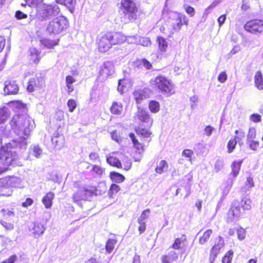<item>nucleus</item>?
I'll list each match as a JSON object with an SVG mask.
<instances>
[{"mask_svg": "<svg viewBox=\"0 0 263 263\" xmlns=\"http://www.w3.org/2000/svg\"><path fill=\"white\" fill-rule=\"evenodd\" d=\"M127 41V36L120 31H108L97 36L96 44L99 52L105 53L113 46H120Z\"/></svg>", "mask_w": 263, "mask_h": 263, "instance_id": "f257e3e1", "label": "nucleus"}, {"mask_svg": "<svg viewBox=\"0 0 263 263\" xmlns=\"http://www.w3.org/2000/svg\"><path fill=\"white\" fill-rule=\"evenodd\" d=\"M29 121L28 119H25L24 122L22 124V120L21 119L20 116H17L16 118H13L10 122L11 126L14 128L16 129L24 128V137H20L18 139L11 140L10 142L6 144L9 148L11 149L16 148H26L27 145L26 139L30 135V132L33 128L34 122L32 123H29Z\"/></svg>", "mask_w": 263, "mask_h": 263, "instance_id": "f03ea898", "label": "nucleus"}, {"mask_svg": "<svg viewBox=\"0 0 263 263\" xmlns=\"http://www.w3.org/2000/svg\"><path fill=\"white\" fill-rule=\"evenodd\" d=\"M150 84L154 88L166 97L171 96L175 92L174 84L164 75H158L150 81Z\"/></svg>", "mask_w": 263, "mask_h": 263, "instance_id": "7ed1b4c3", "label": "nucleus"}, {"mask_svg": "<svg viewBox=\"0 0 263 263\" xmlns=\"http://www.w3.org/2000/svg\"><path fill=\"white\" fill-rule=\"evenodd\" d=\"M68 20L64 16H59L50 21L46 27V31L49 34H59L65 31L69 27Z\"/></svg>", "mask_w": 263, "mask_h": 263, "instance_id": "20e7f679", "label": "nucleus"}, {"mask_svg": "<svg viewBox=\"0 0 263 263\" xmlns=\"http://www.w3.org/2000/svg\"><path fill=\"white\" fill-rule=\"evenodd\" d=\"M6 145L0 148V173L6 172L10 165L15 161L16 157L15 153L12 152Z\"/></svg>", "mask_w": 263, "mask_h": 263, "instance_id": "39448f33", "label": "nucleus"}, {"mask_svg": "<svg viewBox=\"0 0 263 263\" xmlns=\"http://www.w3.org/2000/svg\"><path fill=\"white\" fill-rule=\"evenodd\" d=\"M120 4V8L123 10L124 16L128 22H132L137 20L138 9L133 1L122 0Z\"/></svg>", "mask_w": 263, "mask_h": 263, "instance_id": "423d86ee", "label": "nucleus"}, {"mask_svg": "<svg viewBox=\"0 0 263 263\" xmlns=\"http://www.w3.org/2000/svg\"><path fill=\"white\" fill-rule=\"evenodd\" d=\"M59 8L57 5L43 4L37 9V15L41 21L47 20L58 14Z\"/></svg>", "mask_w": 263, "mask_h": 263, "instance_id": "0eeeda50", "label": "nucleus"}, {"mask_svg": "<svg viewBox=\"0 0 263 263\" xmlns=\"http://www.w3.org/2000/svg\"><path fill=\"white\" fill-rule=\"evenodd\" d=\"M244 30L251 34L260 35L263 33V20L253 18L246 22L243 26Z\"/></svg>", "mask_w": 263, "mask_h": 263, "instance_id": "6e6552de", "label": "nucleus"}, {"mask_svg": "<svg viewBox=\"0 0 263 263\" xmlns=\"http://www.w3.org/2000/svg\"><path fill=\"white\" fill-rule=\"evenodd\" d=\"M256 137V129L254 127H250L247 136L246 144L249 149L255 152L258 151L262 147L260 142L255 139Z\"/></svg>", "mask_w": 263, "mask_h": 263, "instance_id": "1a4fd4ad", "label": "nucleus"}, {"mask_svg": "<svg viewBox=\"0 0 263 263\" xmlns=\"http://www.w3.org/2000/svg\"><path fill=\"white\" fill-rule=\"evenodd\" d=\"M217 240V242H215L210 249L209 257L210 263H214L215 262L216 258L220 253L221 250L224 247V240L222 236H218Z\"/></svg>", "mask_w": 263, "mask_h": 263, "instance_id": "9d476101", "label": "nucleus"}, {"mask_svg": "<svg viewBox=\"0 0 263 263\" xmlns=\"http://www.w3.org/2000/svg\"><path fill=\"white\" fill-rule=\"evenodd\" d=\"M176 16L172 24V33L178 32L183 25L187 27L189 25V20L185 15L176 12Z\"/></svg>", "mask_w": 263, "mask_h": 263, "instance_id": "9b49d317", "label": "nucleus"}, {"mask_svg": "<svg viewBox=\"0 0 263 263\" xmlns=\"http://www.w3.org/2000/svg\"><path fill=\"white\" fill-rule=\"evenodd\" d=\"M123 154L120 152H113L106 156V161L109 165L118 168H122L121 161Z\"/></svg>", "mask_w": 263, "mask_h": 263, "instance_id": "f8f14e48", "label": "nucleus"}, {"mask_svg": "<svg viewBox=\"0 0 263 263\" xmlns=\"http://www.w3.org/2000/svg\"><path fill=\"white\" fill-rule=\"evenodd\" d=\"M44 84V80L41 76H35L31 78L27 85V90L29 92H32L34 91L40 89Z\"/></svg>", "mask_w": 263, "mask_h": 263, "instance_id": "ddd939ff", "label": "nucleus"}, {"mask_svg": "<svg viewBox=\"0 0 263 263\" xmlns=\"http://www.w3.org/2000/svg\"><path fill=\"white\" fill-rule=\"evenodd\" d=\"M235 134L236 136L230 139L227 143V152L229 154L232 153L236 148L237 143V140L238 141L241 140L245 136V132L241 129L236 130L235 131Z\"/></svg>", "mask_w": 263, "mask_h": 263, "instance_id": "4468645a", "label": "nucleus"}, {"mask_svg": "<svg viewBox=\"0 0 263 263\" xmlns=\"http://www.w3.org/2000/svg\"><path fill=\"white\" fill-rule=\"evenodd\" d=\"M93 193L88 189H81L75 192L72 196V199L74 203H80L82 201L88 200V198Z\"/></svg>", "mask_w": 263, "mask_h": 263, "instance_id": "2eb2a0df", "label": "nucleus"}, {"mask_svg": "<svg viewBox=\"0 0 263 263\" xmlns=\"http://www.w3.org/2000/svg\"><path fill=\"white\" fill-rule=\"evenodd\" d=\"M244 215H245V214L243 211H242L240 207H239L237 204H233L231 206L228 211V221H232L235 219L241 218Z\"/></svg>", "mask_w": 263, "mask_h": 263, "instance_id": "dca6fc26", "label": "nucleus"}, {"mask_svg": "<svg viewBox=\"0 0 263 263\" xmlns=\"http://www.w3.org/2000/svg\"><path fill=\"white\" fill-rule=\"evenodd\" d=\"M182 253L183 252H181L179 254L176 251L170 250L161 257L162 263H174L177 262L179 258H181Z\"/></svg>", "mask_w": 263, "mask_h": 263, "instance_id": "f3484780", "label": "nucleus"}, {"mask_svg": "<svg viewBox=\"0 0 263 263\" xmlns=\"http://www.w3.org/2000/svg\"><path fill=\"white\" fill-rule=\"evenodd\" d=\"M114 72V65L111 61H106L100 67L99 74L100 76L107 77Z\"/></svg>", "mask_w": 263, "mask_h": 263, "instance_id": "a211bd4d", "label": "nucleus"}, {"mask_svg": "<svg viewBox=\"0 0 263 263\" xmlns=\"http://www.w3.org/2000/svg\"><path fill=\"white\" fill-rule=\"evenodd\" d=\"M129 137L133 142L134 148L139 154L143 153L145 151V146H147L148 145H147L144 140H143L142 142L139 141L133 133H129Z\"/></svg>", "mask_w": 263, "mask_h": 263, "instance_id": "6ab92c4d", "label": "nucleus"}, {"mask_svg": "<svg viewBox=\"0 0 263 263\" xmlns=\"http://www.w3.org/2000/svg\"><path fill=\"white\" fill-rule=\"evenodd\" d=\"M19 90L18 85L15 81H7L4 88L5 93L8 95H16Z\"/></svg>", "mask_w": 263, "mask_h": 263, "instance_id": "aec40b11", "label": "nucleus"}, {"mask_svg": "<svg viewBox=\"0 0 263 263\" xmlns=\"http://www.w3.org/2000/svg\"><path fill=\"white\" fill-rule=\"evenodd\" d=\"M148 90V88H145L144 89H136L133 91V95L136 103H140L142 100L149 97V94L147 92Z\"/></svg>", "mask_w": 263, "mask_h": 263, "instance_id": "412c9836", "label": "nucleus"}, {"mask_svg": "<svg viewBox=\"0 0 263 263\" xmlns=\"http://www.w3.org/2000/svg\"><path fill=\"white\" fill-rule=\"evenodd\" d=\"M135 131L139 137L146 139L144 140V141L147 143V145H148L149 143L151 141V136L152 135V133L148 129V128L138 126L135 128Z\"/></svg>", "mask_w": 263, "mask_h": 263, "instance_id": "4be33fe9", "label": "nucleus"}, {"mask_svg": "<svg viewBox=\"0 0 263 263\" xmlns=\"http://www.w3.org/2000/svg\"><path fill=\"white\" fill-rule=\"evenodd\" d=\"M13 110L18 113V115L21 114H27L28 112V107L26 104L21 101H13L11 102Z\"/></svg>", "mask_w": 263, "mask_h": 263, "instance_id": "5701e85b", "label": "nucleus"}, {"mask_svg": "<svg viewBox=\"0 0 263 263\" xmlns=\"http://www.w3.org/2000/svg\"><path fill=\"white\" fill-rule=\"evenodd\" d=\"M60 39L58 37H51L50 36L44 37L40 40L42 46L48 49L53 48L58 45Z\"/></svg>", "mask_w": 263, "mask_h": 263, "instance_id": "b1692460", "label": "nucleus"}, {"mask_svg": "<svg viewBox=\"0 0 263 263\" xmlns=\"http://www.w3.org/2000/svg\"><path fill=\"white\" fill-rule=\"evenodd\" d=\"M187 241L186 236L183 234L180 237L176 238L170 247V249L172 248L173 250H181L183 248L184 243Z\"/></svg>", "mask_w": 263, "mask_h": 263, "instance_id": "393cba45", "label": "nucleus"}, {"mask_svg": "<svg viewBox=\"0 0 263 263\" xmlns=\"http://www.w3.org/2000/svg\"><path fill=\"white\" fill-rule=\"evenodd\" d=\"M0 213H2L3 218L1 219H8L15 216L14 209L11 208H8L7 206H0Z\"/></svg>", "mask_w": 263, "mask_h": 263, "instance_id": "a878e982", "label": "nucleus"}, {"mask_svg": "<svg viewBox=\"0 0 263 263\" xmlns=\"http://www.w3.org/2000/svg\"><path fill=\"white\" fill-rule=\"evenodd\" d=\"M45 230L43 224L41 222L36 221L33 223V226L31 228V231L32 234L35 236H39L43 234Z\"/></svg>", "mask_w": 263, "mask_h": 263, "instance_id": "bb28decb", "label": "nucleus"}, {"mask_svg": "<svg viewBox=\"0 0 263 263\" xmlns=\"http://www.w3.org/2000/svg\"><path fill=\"white\" fill-rule=\"evenodd\" d=\"M159 51L161 53L165 52L168 48V43L166 39L162 36H158L156 38Z\"/></svg>", "mask_w": 263, "mask_h": 263, "instance_id": "cd10ccee", "label": "nucleus"}, {"mask_svg": "<svg viewBox=\"0 0 263 263\" xmlns=\"http://www.w3.org/2000/svg\"><path fill=\"white\" fill-rule=\"evenodd\" d=\"M54 198V194L51 192L47 193L43 197L42 201L46 209H50L52 206Z\"/></svg>", "mask_w": 263, "mask_h": 263, "instance_id": "c85d7f7f", "label": "nucleus"}, {"mask_svg": "<svg viewBox=\"0 0 263 263\" xmlns=\"http://www.w3.org/2000/svg\"><path fill=\"white\" fill-rule=\"evenodd\" d=\"M91 165V164H90ZM105 168L100 165L92 164L90 172L95 177H102L105 174Z\"/></svg>", "mask_w": 263, "mask_h": 263, "instance_id": "c756f323", "label": "nucleus"}, {"mask_svg": "<svg viewBox=\"0 0 263 263\" xmlns=\"http://www.w3.org/2000/svg\"><path fill=\"white\" fill-rule=\"evenodd\" d=\"M251 204L252 201L251 199L246 197L242 198L240 203L237 205L240 207L242 211H243L244 213L246 214V211L251 210L252 208Z\"/></svg>", "mask_w": 263, "mask_h": 263, "instance_id": "7c9ffc66", "label": "nucleus"}, {"mask_svg": "<svg viewBox=\"0 0 263 263\" xmlns=\"http://www.w3.org/2000/svg\"><path fill=\"white\" fill-rule=\"evenodd\" d=\"M41 52L36 48H31L30 49L29 60L35 64H37L41 57H40Z\"/></svg>", "mask_w": 263, "mask_h": 263, "instance_id": "2f4dec72", "label": "nucleus"}, {"mask_svg": "<svg viewBox=\"0 0 263 263\" xmlns=\"http://www.w3.org/2000/svg\"><path fill=\"white\" fill-rule=\"evenodd\" d=\"M139 120L138 126L149 128L153 124V121L150 116H139Z\"/></svg>", "mask_w": 263, "mask_h": 263, "instance_id": "473e14b6", "label": "nucleus"}, {"mask_svg": "<svg viewBox=\"0 0 263 263\" xmlns=\"http://www.w3.org/2000/svg\"><path fill=\"white\" fill-rule=\"evenodd\" d=\"M255 86L259 90H263V75L261 71H257L254 76Z\"/></svg>", "mask_w": 263, "mask_h": 263, "instance_id": "72a5a7b5", "label": "nucleus"}, {"mask_svg": "<svg viewBox=\"0 0 263 263\" xmlns=\"http://www.w3.org/2000/svg\"><path fill=\"white\" fill-rule=\"evenodd\" d=\"M242 162V160L234 161L231 164V174L234 177H236L239 174Z\"/></svg>", "mask_w": 263, "mask_h": 263, "instance_id": "f704fd0d", "label": "nucleus"}, {"mask_svg": "<svg viewBox=\"0 0 263 263\" xmlns=\"http://www.w3.org/2000/svg\"><path fill=\"white\" fill-rule=\"evenodd\" d=\"M118 243V240L116 238H109L107 240L105 244V250L108 254L111 253L114 250Z\"/></svg>", "mask_w": 263, "mask_h": 263, "instance_id": "c9c22d12", "label": "nucleus"}, {"mask_svg": "<svg viewBox=\"0 0 263 263\" xmlns=\"http://www.w3.org/2000/svg\"><path fill=\"white\" fill-rule=\"evenodd\" d=\"M111 113L114 115H120L123 111V105L121 103L114 102L110 107Z\"/></svg>", "mask_w": 263, "mask_h": 263, "instance_id": "e433bc0d", "label": "nucleus"}, {"mask_svg": "<svg viewBox=\"0 0 263 263\" xmlns=\"http://www.w3.org/2000/svg\"><path fill=\"white\" fill-rule=\"evenodd\" d=\"M110 179L115 182L121 183L125 180V177L121 174L116 172H111L109 174Z\"/></svg>", "mask_w": 263, "mask_h": 263, "instance_id": "4c0bfd02", "label": "nucleus"}, {"mask_svg": "<svg viewBox=\"0 0 263 263\" xmlns=\"http://www.w3.org/2000/svg\"><path fill=\"white\" fill-rule=\"evenodd\" d=\"M255 186V183L252 176L249 175L246 178L245 182V186L241 188L242 192H246L247 190L249 191Z\"/></svg>", "mask_w": 263, "mask_h": 263, "instance_id": "58836bf2", "label": "nucleus"}, {"mask_svg": "<svg viewBox=\"0 0 263 263\" xmlns=\"http://www.w3.org/2000/svg\"><path fill=\"white\" fill-rule=\"evenodd\" d=\"M212 234L213 231L211 229L206 230L199 238V243L201 245L206 243L210 239Z\"/></svg>", "mask_w": 263, "mask_h": 263, "instance_id": "ea45409f", "label": "nucleus"}, {"mask_svg": "<svg viewBox=\"0 0 263 263\" xmlns=\"http://www.w3.org/2000/svg\"><path fill=\"white\" fill-rule=\"evenodd\" d=\"M168 167V164L164 160H162L155 168V172L157 174H161L166 171Z\"/></svg>", "mask_w": 263, "mask_h": 263, "instance_id": "a19ab883", "label": "nucleus"}, {"mask_svg": "<svg viewBox=\"0 0 263 263\" xmlns=\"http://www.w3.org/2000/svg\"><path fill=\"white\" fill-rule=\"evenodd\" d=\"M136 64H137L136 66L138 68L144 66L147 70L151 69L152 68V63L145 58L137 60L136 62Z\"/></svg>", "mask_w": 263, "mask_h": 263, "instance_id": "79ce46f5", "label": "nucleus"}, {"mask_svg": "<svg viewBox=\"0 0 263 263\" xmlns=\"http://www.w3.org/2000/svg\"><path fill=\"white\" fill-rule=\"evenodd\" d=\"M148 107L152 113L155 114L160 110V104L156 101L152 100L149 102Z\"/></svg>", "mask_w": 263, "mask_h": 263, "instance_id": "37998d69", "label": "nucleus"}, {"mask_svg": "<svg viewBox=\"0 0 263 263\" xmlns=\"http://www.w3.org/2000/svg\"><path fill=\"white\" fill-rule=\"evenodd\" d=\"M121 161H122V168H123L124 170L128 171L132 165V162L127 156L123 155V156L122 157Z\"/></svg>", "mask_w": 263, "mask_h": 263, "instance_id": "c03bdc74", "label": "nucleus"}, {"mask_svg": "<svg viewBox=\"0 0 263 263\" xmlns=\"http://www.w3.org/2000/svg\"><path fill=\"white\" fill-rule=\"evenodd\" d=\"M121 189L119 185L115 183L111 184L108 191V196L110 197H113Z\"/></svg>", "mask_w": 263, "mask_h": 263, "instance_id": "a18cd8bd", "label": "nucleus"}, {"mask_svg": "<svg viewBox=\"0 0 263 263\" xmlns=\"http://www.w3.org/2000/svg\"><path fill=\"white\" fill-rule=\"evenodd\" d=\"M233 255L234 252L232 250L227 251L222 258V263H232Z\"/></svg>", "mask_w": 263, "mask_h": 263, "instance_id": "49530a36", "label": "nucleus"}, {"mask_svg": "<svg viewBox=\"0 0 263 263\" xmlns=\"http://www.w3.org/2000/svg\"><path fill=\"white\" fill-rule=\"evenodd\" d=\"M51 141L55 147L60 148L63 146V139L58 136H55L52 138Z\"/></svg>", "mask_w": 263, "mask_h": 263, "instance_id": "de8ad7c7", "label": "nucleus"}, {"mask_svg": "<svg viewBox=\"0 0 263 263\" xmlns=\"http://www.w3.org/2000/svg\"><path fill=\"white\" fill-rule=\"evenodd\" d=\"M184 190L185 191V194H183L182 193V189L178 188L176 191L175 195H180V197H183L184 198L188 197L191 194L190 188H186L185 187Z\"/></svg>", "mask_w": 263, "mask_h": 263, "instance_id": "09e8293b", "label": "nucleus"}, {"mask_svg": "<svg viewBox=\"0 0 263 263\" xmlns=\"http://www.w3.org/2000/svg\"><path fill=\"white\" fill-rule=\"evenodd\" d=\"M89 159L92 163H101L99 155L96 152H91L89 155Z\"/></svg>", "mask_w": 263, "mask_h": 263, "instance_id": "8fccbe9b", "label": "nucleus"}, {"mask_svg": "<svg viewBox=\"0 0 263 263\" xmlns=\"http://www.w3.org/2000/svg\"><path fill=\"white\" fill-rule=\"evenodd\" d=\"M9 219H0V223L3 226L4 228H5L6 229L8 230H11L13 229L14 228V225L13 223L7 221H9Z\"/></svg>", "mask_w": 263, "mask_h": 263, "instance_id": "3c124183", "label": "nucleus"}, {"mask_svg": "<svg viewBox=\"0 0 263 263\" xmlns=\"http://www.w3.org/2000/svg\"><path fill=\"white\" fill-rule=\"evenodd\" d=\"M58 3L67 7H72L76 3V0H57Z\"/></svg>", "mask_w": 263, "mask_h": 263, "instance_id": "603ef678", "label": "nucleus"}, {"mask_svg": "<svg viewBox=\"0 0 263 263\" xmlns=\"http://www.w3.org/2000/svg\"><path fill=\"white\" fill-rule=\"evenodd\" d=\"M194 155V152L190 149H185L182 153V157L187 158L190 161H192V156Z\"/></svg>", "mask_w": 263, "mask_h": 263, "instance_id": "864d4df0", "label": "nucleus"}, {"mask_svg": "<svg viewBox=\"0 0 263 263\" xmlns=\"http://www.w3.org/2000/svg\"><path fill=\"white\" fill-rule=\"evenodd\" d=\"M150 213L151 211L149 209L143 211L137 220L145 221V220L148 218Z\"/></svg>", "mask_w": 263, "mask_h": 263, "instance_id": "5fc2aeb1", "label": "nucleus"}, {"mask_svg": "<svg viewBox=\"0 0 263 263\" xmlns=\"http://www.w3.org/2000/svg\"><path fill=\"white\" fill-rule=\"evenodd\" d=\"M183 8L185 11V12L190 15L191 17H193L194 16L195 14V9L187 5H183Z\"/></svg>", "mask_w": 263, "mask_h": 263, "instance_id": "6e6d98bb", "label": "nucleus"}, {"mask_svg": "<svg viewBox=\"0 0 263 263\" xmlns=\"http://www.w3.org/2000/svg\"><path fill=\"white\" fill-rule=\"evenodd\" d=\"M138 223L139 224L138 226V231L140 234H143L146 229V222L140 221V220H137Z\"/></svg>", "mask_w": 263, "mask_h": 263, "instance_id": "4d7b16f0", "label": "nucleus"}, {"mask_svg": "<svg viewBox=\"0 0 263 263\" xmlns=\"http://www.w3.org/2000/svg\"><path fill=\"white\" fill-rule=\"evenodd\" d=\"M67 106L69 108V111L72 112L77 107L76 101L74 99H69L67 102Z\"/></svg>", "mask_w": 263, "mask_h": 263, "instance_id": "13d9d810", "label": "nucleus"}, {"mask_svg": "<svg viewBox=\"0 0 263 263\" xmlns=\"http://www.w3.org/2000/svg\"><path fill=\"white\" fill-rule=\"evenodd\" d=\"M237 237L239 240H242L245 239L246 237V231L244 229L240 227L237 230Z\"/></svg>", "mask_w": 263, "mask_h": 263, "instance_id": "bf43d9fd", "label": "nucleus"}, {"mask_svg": "<svg viewBox=\"0 0 263 263\" xmlns=\"http://www.w3.org/2000/svg\"><path fill=\"white\" fill-rule=\"evenodd\" d=\"M228 78V76L225 71L221 72L218 76L217 79L221 83H224Z\"/></svg>", "mask_w": 263, "mask_h": 263, "instance_id": "052dcab7", "label": "nucleus"}, {"mask_svg": "<svg viewBox=\"0 0 263 263\" xmlns=\"http://www.w3.org/2000/svg\"><path fill=\"white\" fill-rule=\"evenodd\" d=\"M42 153L41 148L38 146H34L33 148V155L38 158Z\"/></svg>", "mask_w": 263, "mask_h": 263, "instance_id": "680f3d73", "label": "nucleus"}, {"mask_svg": "<svg viewBox=\"0 0 263 263\" xmlns=\"http://www.w3.org/2000/svg\"><path fill=\"white\" fill-rule=\"evenodd\" d=\"M7 244V238L3 235H0V251Z\"/></svg>", "mask_w": 263, "mask_h": 263, "instance_id": "e2e57ef3", "label": "nucleus"}, {"mask_svg": "<svg viewBox=\"0 0 263 263\" xmlns=\"http://www.w3.org/2000/svg\"><path fill=\"white\" fill-rule=\"evenodd\" d=\"M17 259L16 255H12L8 258L2 261L1 263H14Z\"/></svg>", "mask_w": 263, "mask_h": 263, "instance_id": "0e129e2a", "label": "nucleus"}, {"mask_svg": "<svg viewBox=\"0 0 263 263\" xmlns=\"http://www.w3.org/2000/svg\"><path fill=\"white\" fill-rule=\"evenodd\" d=\"M117 89L119 92L123 94L125 92V85L123 83L122 80H119Z\"/></svg>", "mask_w": 263, "mask_h": 263, "instance_id": "69168bd1", "label": "nucleus"}, {"mask_svg": "<svg viewBox=\"0 0 263 263\" xmlns=\"http://www.w3.org/2000/svg\"><path fill=\"white\" fill-rule=\"evenodd\" d=\"M241 9L243 11H247L250 8V5L248 0H243L241 5Z\"/></svg>", "mask_w": 263, "mask_h": 263, "instance_id": "338daca9", "label": "nucleus"}, {"mask_svg": "<svg viewBox=\"0 0 263 263\" xmlns=\"http://www.w3.org/2000/svg\"><path fill=\"white\" fill-rule=\"evenodd\" d=\"M15 16L18 20L26 18L27 17V14L23 13L22 11L20 10H17L16 11Z\"/></svg>", "mask_w": 263, "mask_h": 263, "instance_id": "774afa93", "label": "nucleus"}]
</instances>
